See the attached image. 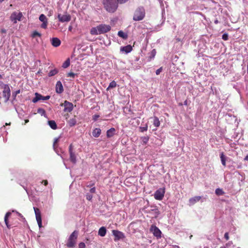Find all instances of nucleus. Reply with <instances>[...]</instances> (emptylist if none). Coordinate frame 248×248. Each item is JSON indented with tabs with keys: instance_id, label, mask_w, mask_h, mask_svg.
<instances>
[{
	"instance_id": "f257e3e1",
	"label": "nucleus",
	"mask_w": 248,
	"mask_h": 248,
	"mask_svg": "<svg viewBox=\"0 0 248 248\" xmlns=\"http://www.w3.org/2000/svg\"><path fill=\"white\" fill-rule=\"evenodd\" d=\"M104 8L108 13H115L118 8L117 0H102Z\"/></svg>"
},
{
	"instance_id": "f03ea898",
	"label": "nucleus",
	"mask_w": 248,
	"mask_h": 248,
	"mask_svg": "<svg viewBox=\"0 0 248 248\" xmlns=\"http://www.w3.org/2000/svg\"><path fill=\"white\" fill-rule=\"evenodd\" d=\"M111 30V27L109 25L100 24L96 27L92 28L90 31L92 35H98L107 33Z\"/></svg>"
},
{
	"instance_id": "7ed1b4c3",
	"label": "nucleus",
	"mask_w": 248,
	"mask_h": 248,
	"mask_svg": "<svg viewBox=\"0 0 248 248\" xmlns=\"http://www.w3.org/2000/svg\"><path fill=\"white\" fill-rule=\"evenodd\" d=\"M145 10L143 6H139L134 11L133 20L138 21L143 20L145 17Z\"/></svg>"
},
{
	"instance_id": "20e7f679",
	"label": "nucleus",
	"mask_w": 248,
	"mask_h": 248,
	"mask_svg": "<svg viewBox=\"0 0 248 248\" xmlns=\"http://www.w3.org/2000/svg\"><path fill=\"white\" fill-rule=\"evenodd\" d=\"M78 232V231H74L69 236L66 246L67 248H74L77 244Z\"/></svg>"
},
{
	"instance_id": "39448f33",
	"label": "nucleus",
	"mask_w": 248,
	"mask_h": 248,
	"mask_svg": "<svg viewBox=\"0 0 248 248\" xmlns=\"http://www.w3.org/2000/svg\"><path fill=\"white\" fill-rule=\"evenodd\" d=\"M150 231L153 233L154 235L157 238H161V232L155 225H152L150 227Z\"/></svg>"
},
{
	"instance_id": "423d86ee",
	"label": "nucleus",
	"mask_w": 248,
	"mask_h": 248,
	"mask_svg": "<svg viewBox=\"0 0 248 248\" xmlns=\"http://www.w3.org/2000/svg\"><path fill=\"white\" fill-rule=\"evenodd\" d=\"M112 232L114 236V240L115 242L125 237L124 233L119 231L114 230H112Z\"/></svg>"
},
{
	"instance_id": "0eeeda50",
	"label": "nucleus",
	"mask_w": 248,
	"mask_h": 248,
	"mask_svg": "<svg viewBox=\"0 0 248 248\" xmlns=\"http://www.w3.org/2000/svg\"><path fill=\"white\" fill-rule=\"evenodd\" d=\"M33 209L34 210L36 219L38 224L39 228L42 227V218H41V212L39 208L37 207H33Z\"/></svg>"
},
{
	"instance_id": "6e6552de",
	"label": "nucleus",
	"mask_w": 248,
	"mask_h": 248,
	"mask_svg": "<svg viewBox=\"0 0 248 248\" xmlns=\"http://www.w3.org/2000/svg\"><path fill=\"white\" fill-rule=\"evenodd\" d=\"M3 97L5 101H8L10 97V90L9 86L7 84L4 85L3 91L2 92Z\"/></svg>"
},
{
	"instance_id": "1a4fd4ad",
	"label": "nucleus",
	"mask_w": 248,
	"mask_h": 248,
	"mask_svg": "<svg viewBox=\"0 0 248 248\" xmlns=\"http://www.w3.org/2000/svg\"><path fill=\"white\" fill-rule=\"evenodd\" d=\"M35 97L32 99V102L33 103H36L39 100H48L50 96L49 95H47L46 96H44L42 95L41 94L36 93H35Z\"/></svg>"
},
{
	"instance_id": "9d476101",
	"label": "nucleus",
	"mask_w": 248,
	"mask_h": 248,
	"mask_svg": "<svg viewBox=\"0 0 248 248\" xmlns=\"http://www.w3.org/2000/svg\"><path fill=\"white\" fill-rule=\"evenodd\" d=\"M60 105L64 107V111L65 112H70L73 109V104L67 101H65L63 103H62Z\"/></svg>"
},
{
	"instance_id": "9b49d317",
	"label": "nucleus",
	"mask_w": 248,
	"mask_h": 248,
	"mask_svg": "<svg viewBox=\"0 0 248 248\" xmlns=\"http://www.w3.org/2000/svg\"><path fill=\"white\" fill-rule=\"evenodd\" d=\"M164 189L160 188L155 192L154 198L157 200H161L164 196Z\"/></svg>"
},
{
	"instance_id": "f8f14e48",
	"label": "nucleus",
	"mask_w": 248,
	"mask_h": 248,
	"mask_svg": "<svg viewBox=\"0 0 248 248\" xmlns=\"http://www.w3.org/2000/svg\"><path fill=\"white\" fill-rule=\"evenodd\" d=\"M69 153L70 154V160L73 163H76L77 162L76 156L75 153L73 152V146L71 144L69 146Z\"/></svg>"
},
{
	"instance_id": "ddd939ff",
	"label": "nucleus",
	"mask_w": 248,
	"mask_h": 248,
	"mask_svg": "<svg viewBox=\"0 0 248 248\" xmlns=\"http://www.w3.org/2000/svg\"><path fill=\"white\" fill-rule=\"evenodd\" d=\"M22 16V14L21 13H16L14 12L11 16V19L13 21L14 23H16L17 20L20 21L21 20V18Z\"/></svg>"
},
{
	"instance_id": "4468645a",
	"label": "nucleus",
	"mask_w": 248,
	"mask_h": 248,
	"mask_svg": "<svg viewBox=\"0 0 248 248\" xmlns=\"http://www.w3.org/2000/svg\"><path fill=\"white\" fill-rule=\"evenodd\" d=\"M39 20L43 22V23L41 25V27L43 29H46L47 26V19L46 16L44 14H41L39 17Z\"/></svg>"
},
{
	"instance_id": "2eb2a0df",
	"label": "nucleus",
	"mask_w": 248,
	"mask_h": 248,
	"mask_svg": "<svg viewBox=\"0 0 248 248\" xmlns=\"http://www.w3.org/2000/svg\"><path fill=\"white\" fill-rule=\"evenodd\" d=\"M58 18L61 22H68L71 20V16L69 15H61L59 14Z\"/></svg>"
},
{
	"instance_id": "dca6fc26",
	"label": "nucleus",
	"mask_w": 248,
	"mask_h": 248,
	"mask_svg": "<svg viewBox=\"0 0 248 248\" xmlns=\"http://www.w3.org/2000/svg\"><path fill=\"white\" fill-rule=\"evenodd\" d=\"M63 91V88L60 81H57L56 85V92L58 93H61Z\"/></svg>"
},
{
	"instance_id": "f3484780",
	"label": "nucleus",
	"mask_w": 248,
	"mask_h": 248,
	"mask_svg": "<svg viewBox=\"0 0 248 248\" xmlns=\"http://www.w3.org/2000/svg\"><path fill=\"white\" fill-rule=\"evenodd\" d=\"M60 40L56 37L52 38L51 40V44L54 47H58L61 45Z\"/></svg>"
},
{
	"instance_id": "a211bd4d",
	"label": "nucleus",
	"mask_w": 248,
	"mask_h": 248,
	"mask_svg": "<svg viewBox=\"0 0 248 248\" xmlns=\"http://www.w3.org/2000/svg\"><path fill=\"white\" fill-rule=\"evenodd\" d=\"M132 50V47L130 45H127L121 48V51H124L125 53H128Z\"/></svg>"
},
{
	"instance_id": "6ab92c4d",
	"label": "nucleus",
	"mask_w": 248,
	"mask_h": 248,
	"mask_svg": "<svg viewBox=\"0 0 248 248\" xmlns=\"http://www.w3.org/2000/svg\"><path fill=\"white\" fill-rule=\"evenodd\" d=\"M67 123L70 127L74 126L77 124V120L76 119V116H74L73 118L70 119L67 121Z\"/></svg>"
},
{
	"instance_id": "aec40b11",
	"label": "nucleus",
	"mask_w": 248,
	"mask_h": 248,
	"mask_svg": "<svg viewBox=\"0 0 248 248\" xmlns=\"http://www.w3.org/2000/svg\"><path fill=\"white\" fill-rule=\"evenodd\" d=\"M201 199V197L195 196L193 198H190L189 200V202L191 204H194L196 202H199Z\"/></svg>"
},
{
	"instance_id": "412c9836",
	"label": "nucleus",
	"mask_w": 248,
	"mask_h": 248,
	"mask_svg": "<svg viewBox=\"0 0 248 248\" xmlns=\"http://www.w3.org/2000/svg\"><path fill=\"white\" fill-rule=\"evenodd\" d=\"M101 133V130L100 128H96L93 130V136L95 138H98Z\"/></svg>"
},
{
	"instance_id": "4be33fe9",
	"label": "nucleus",
	"mask_w": 248,
	"mask_h": 248,
	"mask_svg": "<svg viewBox=\"0 0 248 248\" xmlns=\"http://www.w3.org/2000/svg\"><path fill=\"white\" fill-rule=\"evenodd\" d=\"M107 232V230L105 227H101L98 231V235L103 237L105 236Z\"/></svg>"
},
{
	"instance_id": "5701e85b",
	"label": "nucleus",
	"mask_w": 248,
	"mask_h": 248,
	"mask_svg": "<svg viewBox=\"0 0 248 248\" xmlns=\"http://www.w3.org/2000/svg\"><path fill=\"white\" fill-rule=\"evenodd\" d=\"M115 129L114 128H111L107 131V137L108 138H111L114 135Z\"/></svg>"
},
{
	"instance_id": "b1692460",
	"label": "nucleus",
	"mask_w": 248,
	"mask_h": 248,
	"mask_svg": "<svg viewBox=\"0 0 248 248\" xmlns=\"http://www.w3.org/2000/svg\"><path fill=\"white\" fill-rule=\"evenodd\" d=\"M49 126L53 129L55 130L57 128V125L56 122L53 120H50L48 121Z\"/></svg>"
},
{
	"instance_id": "393cba45",
	"label": "nucleus",
	"mask_w": 248,
	"mask_h": 248,
	"mask_svg": "<svg viewBox=\"0 0 248 248\" xmlns=\"http://www.w3.org/2000/svg\"><path fill=\"white\" fill-rule=\"evenodd\" d=\"M11 213L10 212H8L5 214V216L4 217V221H5L6 225L8 228H10V226L9 225V223H8V217L11 216Z\"/></svg>"
},
{
	"instance_id": "a878e982",
	"label": "nucleus",
	"mask_w": 248,
	"mask_h": 248,
	"mask_svg": "<svg viewBox=\"0 0 248 248\" xmlns=\"http://www.w3.org/2000/svg\"><path fill=\"white\" fill-rule=\"evenodd\" d=\"M220 157L222 164L224 167H225L226 165V156H225V155H224V153L223 152L221 153V154H220Z\"/></svg>"
},
{
	"instance_id": "bb28decb",
	"label": "nucleus",
	"mask_w": 248,
	"mask_h": 248,
	"mask_svg": "<svg viewBox=\"0 0 248 248\" xmlns=\"http://www.w3.org/2000/svg\"><path fill=\"white\" fill-rule=\"evenodd\" d=\"M118 35L119 37L125 39H126L128 37L127 34L126 33H125L122 31H119Z\"/></svg>"
},
{
	"instance_id": "cd10ccee",
	"label": "nucleus",
	"mask_w": 248,
	"mask_h": 248,
	"mask_svg": "<svg viewBox=\"0 0 248 248\" xmlns=\"http://www.w3.org/2000/svg\"><path fill=\"white\" fill-rule=\"evenodd\" d=\"M153 124L155 127H158L160 125V121L156 117H154L153 120Z\"/></svg>"
},
{
	"instance_id": "c85d7f7f",
	"label": "nucleus",
	"mask_w": 248,
	"mask_h": 248,
	"mask_svg": "<svg viewBox=\"0 0 248 248\" xmlns=\"http://www.w3.org/2000/svg\"><path fill=\"white\" fill-rule=\"evenodd\" d=\"M58 73V70L57 69H54L49 71L48 73V76L49 77H52L55 75H56Z\"/></svg>"
},
{
	"instance_id": "c756f323",
	"label": "nucleus",
	"mask_w": 248,
	"mask_h": 248,
	"mask_svg": "<svg viewBox=\"0 0 248 248\" xmlns=\"http://www.w3.org/2000/svg\"><path fill=\"white\" fill-rule=\"evenodd\" d=\"M116 82L114 80H113L109 83L108 87L107 89V90H108L109 89L111 88H115L116 87Z\"/></svg>"
},
{
	"instance_id": "7c9ffc66",
	"label": "nucleus",
	"mask_w": 248,
	"mask_h": 248,
	"mask_svg": "<svg viewBox=\"0 0 248 248\" xmlns=\"http://www.w3.org/2000/svg\"><path fill=\"white\" fill-rule=\"evenodd\" d=\"M70 59H67L62 64V67L64 68H67L70 65Z\"/></svg>"
},
{
	"instance_id": "2f4dec72",
	"label": "nucleus",
	"mask_w": 248,
	"mask_h": 248,
	"mask_svg": "<svg viewBox=\"0 0 248 248\" xmlns=\"http://www.w3.org/2000/svg\"><path fill=\"white\" fill-rule=\"evenodd\" d=\"M31 37L32 38H35L36 37H41V34L39 32H38L37 31H33L31 35Z\"/></svg>"
},
{
	"instance_id": "473e14b6",
	"label": "nucleus",
	"mask_w": 248,
	"mask_h": 248,
	"mask_svg": "<svg viewBox=\"0 0 248 248\" xmlns=\"http://www.w3.org/2000/svg\"><path fill=\"white\" fill-rule=\"evenodd\" d=\"M143 144H146L149 141V137L148 136H144L141 138Z\"/></svg>"
},
{
	"instance_id": "72a5a7b5",
	"label": "nucleus",
	"mask_w": 248,
	"mask_h": 248,
	"mask_svg": "<svg viewBox=\"0 0 248 248\" xmlns=\"http://www.w3.org/2000/svg\"><path fill=\"white\" fill-rule=\"evenodd\" d=\"M215 193L217 195H223L224 192L223 190L220 188H217L216 189Z\"/></svg>"
},
{
	"instance_id": "f704fd0d",
	"label": "nucleus",
	"mask_w": 248,
	"mask_h": 248,
	"mask_svg": "<svg viewBox=\"0 0 248 248\" xmlns=\"http://www.w3.org/2000/svg\"><path fill=\"white\" fill-rule=\"evenodd\" d=\"M140 131L141 132H143L144 131H146L148 129V125L147 124H145V126L140 127Z\"/></svg>"
},
{
	"instance_id": "c9c22d12",
	"label": "nucleus",
	"mask_w": 248,
	"mask_h": 248,
	"mask_svg": "<svg viewBox=\"0 0 248 248\" xmlns=\"http://www.w3.org/2000/svg\"><path fill=\"white\" fill-rule=\"evenodd\" d=\"M37 112L39 113H40L42 115L45 114L46 113L45 110L43 108H38Z\"/></svg>"
},
{
	"instance_id": "e433bc0d",
	"label": "nucleus",
	"mask_w": 248,
	"mask_h": 248,
	"mask_svg": "<svg viewBox=\"0 0 248 248\" xmlns=\"http://www.w3.org/2000/svg\"><path fill=\"white\" fill-rule=\"evenodd\" d=\"M222 39H223L225 41L228 40L229 39L228 33H224L222 35Z\"/></svg>"
},
{
	"instance_id": "4c0bfd02",
	"label": "nucleus",
	"mask_w": 248,
	"mask_h": 248,
	"mask_svg": "<svg viewBox=\"0 0 248 248\" xmlns=\"http://www.w3.org/2000/svg\"><path fill=\"white\" fill-rule=\"evenodd\" d=\"M86 245L84 243L80 242L78 244V248H85Z\"/></svg>"
},
{
	"instance_id": "58836bf2",
	"label": "nucleus",
	"mask_w": 248,
	"mask_h": 248,
	"mask_svg": "<svg viewBox=\"0 0 248 248\" xmlns=\"http://www.w3.org/2000/svg\"><path fill=\"white\" fill-rule=\"evenodd\" d=\"M75 76V74L73 72H69L67 75V77H72L73 78H74Z\"/></svg>"
},
{
	"instance_id": "ea45409f",
	"label": "nucleus",
	"mask_w": 248,
	"mask_h": 248,
	"mask_svg": "<svg viewBox=\"0 0 248 248\" xmlns=\"http://www.w3.org/2000/svg\"><path fill=\"white\" fill-rule=\"evenodd\" d=\"M128 0H117L118 1V4H124L125 2H126Z\"/></svg>"
},
{
	"instance_id": "a19ab883",
	"label": "nucleus",
	"mask_w": 248,
	"mask_h": 248,
	"mask_svg": "<svg viewBox=\"0 0 248 248\" xmlns=\"http://www.w3.org/2000/svg\"><path fill=\"white\" fill-rule=\"evenodd\" d=\"M93 198V195L90 194H87L86 195V199L88 201H91Z\"/></svg>"
},
{
	"instance_id": "79ce46f5",
	"label": "nucleus",
	"mask_w": 248,
	"mask_h": 248,
	"mask_svg": "<svg viewBox=\"0 0 248 248\" xmlns=\"http://www.w3.org/2000/svg\"><path fill=\"white\" fill-rule=\"evenodd\" d=\"M232 245V241H229L226 244L225 246L227 248H229V247Z\"/></svg>"
},
{
	"instance_id": "37998d69",
	"label": "nucleus",
	"mask_w": 248,
	"mask_h": 248,
	"mask_svg": "<svg viewBox=\"0 0 248 248\" xmlns=\"http://www.w3.org/2000/svg\"><path fill=\"white\" fill-rule=\"evenodd\" d=\"M162 67H160L159 69L156 70V71L155 72L156 74L157 75H158L162 72Z\"/></svg>"
},
{
	"instance_id": "c03bdc74",
	"label": "nucleus",
	"mask_w": 248,
	"mask_h": 248,
	"mask_svg": "<svg viewBox=\"0 0 248 248\" xmlns=\"http://www.w3.org/2000/svg\"><path fill=\"white\" fill-rule=\"evenodd\" d=\"M58 141H59L58 138L55 139L54 142H53V147L54 148H56V145L57 143V142H58Z\"/></svg>"
},
{
	"instance_id": "a18cd8bd",
	"label": "nucleus",
	"mask_w": 248,
	"mask_h": 248,
	"mask_svg": "<svg viewBox=\"0 0 248 248\" xmlns=\"http://www.w3.org/2000/svg\"><path fill=\"white\" fill-rule=\"evenodd\" d=\"M224 238L226 239V240H228L229 239V233L226 232L224 234Z\"/></svg>"
},
{
	"instance_id": "49530a36",
	"label": "nucleus",
	"mask_w": 248,
	"mask_h": 248,
	"mask_svg": "<svg viewBox=\"0 0 248 248\" xmlns=\"http://www.w3.org/2000/svg\"><path fill=\"white\" fill-rule=\"evenodd\" d=\"M90 191L91 193H94L95 192V187H93V188H92L90 190Z\"/></svg>"
},
{
	"instance_id": "de8ad7c7",
	"label": "nucleus",
	"mask_w": 248,
	"mask_h": 248,
	"mask_svg": "<svg viewBox=\"0 0 248 248\" xmlns=\"http://www.w3.org/2000/svg\"><path fill=\"white\" fill-rule=\"evenodd\" d=\"M99 117V115H93V120L94 121H96V120H97V118H98Z\"/></svg>"
},
{
	"instance_id": "09e8293b",
	"label": "nucleus",
	"mask_w": 248,
	"mask_h": 248,
	"mask_svg": "<svg viewBox=\"0 0 248 248\" xmlns=\"http://www.w3.org/2000/svg\"><path fill=\"white\" fill-rule=\"evenodd\" d=\"M42 183H43V184H44V185L45 186H47V184H48V182H47V181L46 180H43V181H42Z\"/></svg>"
},
{
	"instance_id": "8fccbe9b",
	"label": "nucleus",
	"mask_w": 248,
	"mask_h": 248,
	"mask_svg": "<svg viewBox=\"0 0 248 248\" xmlns=\"http://www.w3.org/2000/svg\"><path fill=\"white\" fill-rule=\"evenodd\" d=\"M1 31V32L2 33H6V30H5V29H1V31Z\"/></svg>"
},
{
	"instance_id": "3c124183",
	"label": "nucleus",
	"mask_w": 248,
	"mask_h": 248,
	"mask_svg": "<svg viewBox=\"0 0 248 248\" xmlns=\"http://www.w3.org/2000/svg\"><path fill=\"white\" fill-rule=\"evenodd\" d=\"M244 159L245 161H248V155L245 156Z\"/></svg>"
},
{
	"instance_id": "603ef678",
	"label": "nucleus",
	"mask_w": 248,
	"mask_h": 248,
	"mask_svg": "<svg viewBox=\"0 0 248 248\" xmlns=\"http://www.w3.org/2000/svg\"><path fill=\"white\" fill-rule=\"evenodd\" d=\"M155 49L153 50L152 51V55H153V56H155Z\"/></svg>"
},
{
	"instance_id": "864d4df0",
	"label": "nucleus",
	"mask_w": 248,
	"mask_h": 248,
	"mask_svg": "<svg viewBox=\"0 0 248 248\" xmlns=\"http://www.w3.org/2000/svg\"><path fill=\"white\" fill-rule=\"evenodd\" d=\"M29 122V120L27 119L25 120V124Z\"/></svg>"
},
{
	"instance_id": "5fc2aeb1",
	"label": "nucleus",
	"mask_w": 248,
	"mask_h": 248,
	"mask_svg": "<svg viewBox=\"0 0 248 248\" xmlns=\"http://www.w3.org/2000/svg\"><path fill=\"white\" fill-rule=\"evenodd\" d=\"M214 22L215 24H217L218 23V21L217 20H216Z\"/></svg>"
},
{
	"instance_id": "6e6d98bb",
	"label": "nucleus",
	"mask_w": 248,
	"mask_h": 248,
	"mask_svg": "<svg viewBox=\"0 0 248 248\" xmlns=\"http://www.w3.org/2000/svg\"><path fill=\"white\" fill-rule=\"evenodd\" d=\"M11 124V123H6L5 124V125H10Z\"/></svg>"
},
{
	"instance_id": "4d7b16f0",
	"label": "nucleus",
	"mask_w": 248,
	"mask_h": 248,
	"mask_svg": "<svg viewBox=\"0 0 248 248\" xmlns=\"http://www.w3.org/2000/svg\"><path fill=\"white\" fill-rule=\"evenodd\" d=\"M184 104L186 105H187V101L186 100L185 102H184Z\"/></svg>"
},
{
	"instance_id": "13d9d810",
	"label": "nucleus",
	"mask_w": 248,
	"mask_h": 248,
	"mask_svg": "<svg viewBox=\"0 0 248 248\" xmlns=\"http://www.w3.org/2000/svg\"><path fill=\"white\" fill-rule=\"evenodd\" d=\"M247 73H248V62L247 63Z\"/></svg>"
},
{
	"instance_id": "bf43d9fd",
	"label": "nucleus",
	"mask_w": 248,
	"mask_h": 248,
	"mask_svg": "<svg viewBox=\"0 0 248 248\" xmlns=\"http://www.w3.org/2000/svg\"><path fill=\"white\" fill-rule=\"evenodd\" d=\"M220 248H227L226 247H221Z\"/></svg>"
},
{
	"instance_id": "052dcab7",
	"label": "nucleus",
	"mask_w": 248,
	"mask_h": 248,
	"mask_svg": "<svg viewBox=\"0 0 248 248\" xmlns=\"http://www.w3.org/2000/svg\"><path fill=\"white\" fill-rule=\"evenodd\" d=\"M4 0H0V2L3 1Z\"/></svg>"
},
{
	"instance_id": "680f3d73",
	"label": "nucleus",
	"mask_w": 248,
	"mask_h": 248,
	"mask_svg": "<svg viewBox=\"0 0 248 248\" xmlns=\"http://www.w3.org/2000/svg\"><path fill=\"white\" fill-rule=\"evenodd\" d=\"M2 78V76L0 75V79Z\"/></svg>"
}]
</instances>
